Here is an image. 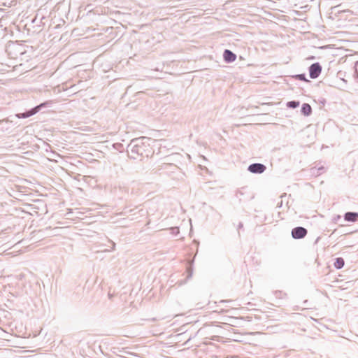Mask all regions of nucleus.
<instances>
[{
	"label": "nucleus",
	"mask_w": 358,
	"mask_h": 358,
	"mask_svg": "<svg viewBox=\"0 0 358 358\" xmlns=\"http://www.w3.org/2000/svg\"><path fill=\"white\" fill-rule=\"evenodd\" d=\"M145 138L133 139L127 147L129 157L136 159L139 157H143L145 153L148 145L144 143Z\"/></svg>",
	"instance_id": "nucleus-1"
},
{
	"label": "nucleus",
	"mask_w": 358,
	"mask_h": 358,
	"mask_svg": "<svg viewBox=\"0 0 358 358\" xmlns=\"http://www.w3.org/2000/svg\"><path fill=\"white\" fill-rule=\"evenodd\" d=\"M48 103H49V102L41 103L40 105L36 106L35 108L31 109L30 110L27 111L25 113H18L15 116L18 118L29 117L36 114V113H38L41 108H43V106H45V105H47Z\"/></svg>",
	"instance_id": "nucleus-2"
},
{
	"label": "nucleus",
	"mask_w": 358,
	"mask_h": 358,
	"mask_svg": "<svg viewBox=\"0 0 358 358\" xmlns=\"http://www.w3.org/2000/svg\"><path fill=\"white\" fill-rule=\"evenodd\" d=\"M322 71V66L319 63H314L309 67V75L313 79L317 78Z\"/></svg>",
	"instance_id": "nucleus-3"
},
{
	"label": "nucleus",
	"mask_w": 358,
	"mask_h": 358,
	"mask_svg": "<svg viewBox=\"0 0 358 358\" xmlns=\"http://www.w3.org/2000/svg\"><path fill=\"white\" fill-rule=\"evenodd\" d=\"M266 169V166L262 164H260V163L252 164L248 168V170L250 173H257V174L264 173Z\"/></svg>",
	"instance_id": "nucleus-4"
},
{
	"label": "nucleus",
	"mask_w": 358,
	"mask_h": 358,
	"mask_svg": "<svg viewBox=\"0 0 358 358\" xmlns=\"http://www.w3.org/2000/svg\"><path fill=\"white\" fill-rule=\"evenodd\" d=\"M307 229L302 227H297L292 230V236L294 239H300L305 237L307 234Z\"/></svg>",
	"instance_id": "nucleus-5"
},
{
	"label": "nucleus",
	"mask_w": 358,
	"mask_h": 358,
	"mask_svg": "<svg viewBox=\"0 0 358 358\" xmlns=\"http://www.w3.org/2000/svg\"><path fill=\"white\" fill-rule=\"evenodd\" d=\"M224 59L227 62H232L236 60V55L229 50H225L223 54Z\"/></svg>",
	"instance_id": "nucleus-6"
},
{
	"label": "nucleus",
	"mask_w": 358,
	"mask_h": 358,
	"mask_svg": "<svg viewBox=\"0 0 358 358\" xmlns=\"http://www.w3.org/2000/svg\"><path fill=\"white\" fill-rule=\"evenodd\" d=\"M358 217L357 213L348 212L345 214V220L349 222H355Z\"/></svg>",
	"instance_id": "nucleus-7"
},
{
	"label": "nucleus",
	"mask_w": 358,
	"mask_h": 358,
	"mask_svg": "<svg viewBox=\"0 0 358 358\" xmlns=\"http://www.w3.org/2000/svg\"><path fill=\"white\" fill-rule=\"evenodd\" d=\"M301 113L306 116H309L312 113L311 106L308 103H303L301 107Z\"/></svg>",
	"instance_id": "nucleus-8"
},
{
	"label": "nucleus",
	"mask_w": 358,
	"mask_h": 358,
	"mask_svg": "<svg viewBox=\"0 0 358 358\" xmlns=\"http://www.w3.org/2000/svg\"><path fill=\"white\" fill-rule=\"evenodd\" d=\"M344 264V259L341 257H338L335 259L334 265L336 268L340 269L343 267Z\"/></svg>",
	"instance_id": "nucleus-9"
},
{
	"label": "nucleus",
	"mask_w": 358,
	"mask_h": 358,
	"mask_svg": "<svg viewBox=\"0 0 358 358\" xmlns=\"http://www.w3.org/2000/svg\"><path fill=\"white\" fill-rule=\"evenodd\" d=\"M299 106V102L296 101H291L287 103V106L291 108H296Z\"/></svg>",
	"instance_id": "nucleus-10"
},
{
	"label": "nucleus",
	"mask_w": 358,
	"mask_h": 358,
	"mask_svg": "<svg viewBox=\"0 0 358 358\" xmlns=\"http://www.w3.org/2000/svg\"><path fill=\"white\" fill-rule=\"evenodd\" d=\"M323 169H324L323 167H320L319 169L313 168V169H311V174L315 175V176H318L320 174V171L322 170Z\"/></svg>",
	"instance_id": "nucleus-11"
},
{
	"label": "nucleus",
	"mask_w": 358,
	"mask_h": 358,
	"mask_svg": "<svg viewBox=\"0 0 358 358\" xmlns=\"http://www.w3.org/2000/svg\"><path fill=\"white\" fill-rule=\"evenodd\" d=\"M295 77L300 80L308 81L306 78L305 74H298L295 76Z\"/></svg>",
	"instance_id": "nucleus-12"
},
{
	"label": "nucleus",
	"mask_w": 358,
	"mask_h": 358,
	"mask_svg": "<svg viewBox=\"0 0 358 358\" xmlns=\"http://www.w3.org/2000/svg\"><path fill=\"white\" fill-rule=\"evenodd\" d=\"M172 234L177 235L179 234V229L178 227H173L171 229Z\"/></svg>",
	"instance_id": "nucleus-13"
},
{
	"label": "nucleus",
	"mask_w": 358,
	"mask_h": 358,
	"mask_svg": "<svg viewBox=\"0 0 358 358\" xmlns=\"http://www.w3.org/2000/svg\"><path fill=\"white\" fill-rule=\"evenodd\" d=\"M112 243H113V250H114L115 247V243L114 242H112Z\"/></svg>",
	"instance_id": "nucleus-14"
}]
</instances>
